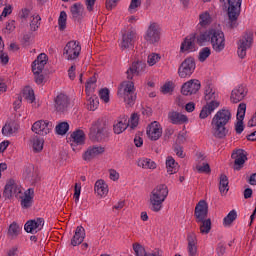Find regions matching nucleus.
<instances>
[{
  "label": "nucleus",
  "instance_id": "obj_47",
  "mask_svg": "<svg viewBox=\"0 0 256 256\" xmlns=\"http://www.w3.org/2000/svg\"><path fill=\"white\" fill-rule=\"evenodd\" d=\"M211 55V48L204 47L200 50L198 59L201 63L207 61L208 57Z\"/></svg>",
  "mask_w": 256,
  "mask_h": 256
},
{
  "label": "nucleus",
  "instance_id": "obj_28",
  "mask_svg": "<svg viewBox=\"0 0 256 256\" xmlns=\"http://www.w3.org/2000/svg\"><path fill=\"white\" fill-rule=\"evenodd\" d=\"M188 242V255L197 256V234L195 232H190L187 235Z\"/></svg>",
  "mask_w": 256,
  "mask_h": 256
},
{
  "label": "nucleus",
  "instance_id": "obj_22",
  "mask_svg": "<svg viewBox=\"0 0 256 256\" xmlns=\"http://www.w3.org/2000/svg\"><path fill=\"white\" fill-rule=\"evenodd\" d=\"M146 133L151 141H157L163 135V130L161 129V125L157 121H154L148 126Z\"/></svg>",
  "mask_w": 256,
  "mask_h": 256
},
{
  "label": "nucleus",
  "instance_id": "obj_52",
  "mask_svg": "<svg viewBox=\"0 0 256 256\" xmlns=\"http://www.w3.org/2000/svg\"><path fill=\"white\" fill-rule=\"evenodd\" d=\"M247 111V104L240 103L237 110V119H245V113Z\"/></svg>",
  "mask_w": 256,
  "mask_h": 256
},
{
  "label": "nucleus",
  "instance_id": "obj_60",
  "mask_svg": "<svg viewBox=\"0 0 256 256\" xmlns=\"http://www.w3.org/2000/svg\"><path fill=\"white\" fill-rule=\"evenodd\" d=\"M97 0H85L86 9L89 13H93Z\"/></svg>",
  "mask_w": 256,
  "mask_h": 256
},
{
  "label": "nucleus",
  "instance_id": "obj_54",
  "mask_svg": "<svg viewBox=\"0 0 256 256\" xmlns=\"http://www.w3.org/2000/svg\"><path fill=\"white\" fill-rule=\"evenodd\" d=\"M244 119H237V122L235 123V131L237 135H241L243 131H245V125L243 124Z\"/></svg>",
  "mask_w": 256,
  "mask_h": 256
},
{
  "label": "nucleus",
  "instance_id": "obj_34",
  "mask_svg": "<svg viewBox=\"0 0 256 256\" xmlns=\"http://www.w3.org/2000/svg\"><path fill=\"white\" fill-rule=\"evenodd\" d=\"M24 177L28 179V181H31V183H37V181H39V172L35 170V167L30 165L25 168Z\"/></svg>",
  "mask_w": 256,
  "mask_h": 256
},
{
  "label": "nucleus",
  "instance_id": "obj_61",
  "mask_svg": "<svg viewBox=\"0 0 256 256\" xmlns=\"http://www.w3.org/2000/svg\"><path fill=\"white\" fill-rule=\"evenodd\" d=\"M79 197H81V186L79 184H75V189H74V200L75 203L79 202Z\"/></svg>",
  "mask_w": 256,
  "mask_h": 256
},
{
  "label": "nucleus",
  "instance_id": "obj_44",
  "mask_svg": "<svg viewBox=\"0 0 256 256\" xmlns=\"http://www.w3.org/2000/svg\"><path fill=\"white\" fill-rule=\"evenodd\" d=\"M204 99L205 101H215L216 95L215 92L213 91V88L211 85H207L204 89Z\"/></svg>",
  "mask_w": 256,
  "mask_h": 256
},
{
  "label": "nucleus",
  "instance_id": "obj_51",
  "mask_svg": "<svg viewBox=\"0 0 256 256\" xmlns=\"http://www.w3.org/2000/svg\"><path fill=\"white\" fill-rule=\"evenodd\" d=\"M99 107V98L96 96L90 97L88 100V109L89 111H95Z\"/></svg>",
  "mask_w": 256,
  "mask_h": 256
},
{
  "label": "nucleus",
  "instance_id": "obj_48",
  "mask_svg": "<svg viewBox=\"0 0 256 256\" xmlns=\"http://www.w3.org/2000/svg\"><path fill=\"white\" fill-rule=\"evenodd\" d=\"M57 135H66L67 131H69V123L61 122L56 126Z\"/></svg>",
  "mask_w": 256,
  "mask_h": 256
},
{
  "label": "nucleus",
  "instance_id": "obj_45",
  "mask_svg": "<svg viewBox=\"0 0 256 256\" xmlns=\"http://www.w3.org/2000/svg\"><path fill=\"white\" fill-rule=\"evenodd\" d=\"M235 219H237V211L232 210L228 213V215L226 217H224L223 225L225 227H229V225H231V223H233V221H235Z\"/></svg>",
  "mask_w": 256,
  "mask_h": 256
},
{
  "label": "nucleus",
  "instance_id": "obj_46",
  "mask_svg": "<svg viewBox=\"0 0 256 256\" xmlns=\"http://www.w3.org/2000/svg\"><path fill=\"white\" fill-rule=\"evenodd\" d=\"M133 251L135 252L136 256H148L147 251L145 250V247L141 245L140 243H134L132 245Z\"/></svg>",
  "mask_w": 256,
  "mask_h": 256
},
{
  "label": "nucleus",
  "instance_id": "obj_21",
  "mask_svg": "<svg viewBox=\"0 0 256 256\" xmlns=\"http://www.w3.org/2000/svg\"><path fill=\"white\" fill-rule=\"evenodd\" d=\"M137 40V32L135 30H130L122 35V41L120 43L121 49H129L133 47L135 41Z\"/></svg>",
  "mask_w": 256,
  "mask_h": 256
},
{
  "label": "nucleus",
  "instance_id": "obj_50",
  "mask_svg": "<svg viewBox=\"0 0 256 256\" xmlns=\"http://www.w3.org/2000/svg\"><path fill=\"white\" fill-rule=\"evenodd\" d=\"M159 61H161V55L157 53H152L148 55L147 63L148 65H150V67H153V65L159 63Z\"/></svg>",
  "mask_w": 256,
  "mask_h": 256
},
{
  "label": "nucleus",
  "instance_id": "obj_24",
  "mask_svg": "<svg viewBox=\"0 0 256 256\" xmlns=\"http://www.w3.org/2000/svg\"><path fill=\"white\" fill-rule=\"evenodd\" d=\"M45 65H47V55L45 53H41L32 63V73H43Z\"/></svg>",
  "mask_w": 256,
  "mask_h": 256
},
{
  "label": "nucleus",
  "instance_id": "obj_58",
  "mask_svg": "<svg viewBox=\"0 0 256 256\" xmlns=\"http://www.w3.org/2000/svg\"><path fill=\"white\" fill-rule=\"evenodd\" d=\"M97 83V78L95 76L90 77L86 82V93H89L91 91V87Z\"/></svg>",
  "mask_w": 256,
  "mask_h": 256
},
{
  "label": "nucleus",
  "instance_id": "obj_7",
  "mask_svg": "<svg viewBox=\"0 0 256 256\" xmlns=\"http://www.w3.org/2000/svg\"><path fill=\"white\" fill-rule=\"evenodd\" d=\"M242 1L243 0H228L227 15L232 29L237 27V19H239V15H241Z\"/></svg>",
  "mask_w": 256,
  "mask_h": 256
},
{
  "label": "nucleus",
  "instance_id": "obj_4",
  "mask_svg": "<svg viewBox=\"0 0 256 256\" xmlns=\"http://www.w3.org/2000/svg\"><path fill=\"white\" fill-rule=\"evenodd\" d=\"M167 195H169L167 185L160 184L156 186L150 194L151 211H154V213H159V211L163 209V203H165Z\"/></svg>",
  "mask_w": 256,
  "mask_h": 256
},
{
  "label": "nucleus",
  "instance_id": "obj_26",
  "mask_svg": "<svg viewBox=\"0 0 256 256\" xmlns=\"http://www.w3.org/2000/svg\"><path fill=\"white\" fill-rule=\"evenodd\" d=\"M129 127V116H120L114 124V133L121 135Z\"/></svg>",
  "mask_w": 256,
  "mask_h": 256
},
{
  "label": "nucleus",
  "instance_id": "obj_29",
  "mask_svg": "<svg viewBox=\"0 0 256 256\" xmlns=\"http://www.w3.org/2000/svg\"><path fill=\"white\" fill-rule=\"evenodd\" d=\"M219 107V102L217 101H211L208 102L205 106L202 107V110L200 111V119H207L215 109Z\"/></svg>",
  "mask_w": 256,
  "mask_h": 256
},
{
  "label": "nucleus",
  "instance_id": "obj_41",
  "mask_svg": "<svg viewBox=\"0 0 256 256\" xmlns=\"http://www.w3.org/2000/svg\"><path fill=\"white\" fill-rule=\"evenodd\" d=\"M22 97H24V99L29 103H33V101H35V92L31 87L26 86L22 91Z\"/></svg>",
  "mask_w": 256,
  "mask_h": 256
},
{
  "label": "nucleus",
  "instance_id": "obj_31",
  "mask_svg": "<svg viewBox=\"0 0 256 256\" xmlns=\"http://www.w3.org/2000/svg\"><path fill=\"white\" fill-rule=\"evenodd\" d=\"M84 240H85V228H83V226H78L71 240V245H73V247H77V245H81Z\"/></svg>",
  "mask_w": 256,
  "mask_h": 256
},
{
  "label": "nucleus",
  "instance_id": "obj_23",
  "mask_svg": "<svg viewBox=\"0 0 256 256\" xmlns=\"http://www.w3.org/2000/svg\"><path fill=\"white\" fill-rule=\"evenodd\" d=\"M232 159H234V169L239 171V169L245 165L247 155H245V151L243 149H238L232 153Z\"/></svg>",
  "mask_w": 256,
  "mask_h": 256
},
{
  "label": "nucleus",
  "instance_id": "obj_16",
  "mask_svg": "<svg viewBox=\"0 0 256 256\" xmlns=\"http://www.w3.org/2000/svg\"><path fill=\"white\" fill-rule=\"evenodd\" d=\"M103 153H105V147L101 145H92L83 153L82 159L84 161H93L95 157H99V155H103Z\"/></svg>",
  "mask_w": 256,
  "mask_h": 256
},
{
  "label": "nucleus",
  "instance_id": "obj_33",
  "mask_svg": "<svg viewBox=\"0 0 256 256\" xmlns=\"http://www.w3.org/2000/svg\"><path fill=\"white\" fill-rule=\"evenodd\" d=\"M94 191L99 197H105L109 193V186L104 180H98L95 182Z\"/></svg>",
  "mask_w": 256,
  "mask_h": 256
},
{
  "label": "nucleus",
  "instance_id": "obj_35",
  "mask_svg": "<svg viewBox=\"0 0 256 256\" xmlns=\"http://www.w3.org/2000/svg\"><path fill=\"white\" fill-rule=\"evenodd\" d=\"M35 191L32 188H29L24 193V198L21 200V207L22 209H29L33 205V195Z\"/></svg>",
  "mask_w": 256,
  "mask_h": 256
},
{
  "label": "nucleus",
  "instance_id": "obj_39",
  "mask_svg": "<svg viewBox=\"0 0 256 256\" xmlns=\"http://www.w3.org/2000/svg\"><path fill=\"white\" fill-rule=\"evenodd\" d=\"M138 167H142V169H157V164L149 158H143L138 160Z\"/></svg>",
  "mask_w": 256,
  "mask_h": 256
},
{
  "label": "nucleus",
  "instance_id": "obj_12",
  "mask_svg": "<svg viewBox=\"0 0 256 256\" xmlns=\"http://www.w3.org/2000/svg\"><path fill=\"white\" fill-rule=\"evenodd\" d=\"M147 64L144 61H136L131 64V66L126 71L127 79L129 81L133 80L134 77H139L141 73L145 72Z\"/></svg>",
  "mask_w": 256,
  "mask_h": 256
},
{
  "label": "nucleus",
  "instance_id": "obj_62",
  "mask_svg": "<svg viewBox=\"0 0 256 256\" xmlns=\"http://www.w3.org/2000/svg\"><path fill=\"white\" fill-rule=\"evenodd\" d=\"M174 152L176 153L177 157H180V159H183L185 157V153L183 152L182 146H179V145L175 146Z\"/></svg>",
  "mask_w": 256,
  "mask_h": 256
},
{
  "label": "nucleus",
  "instance_id": "obj_25",
  "mask_svg": "<svg viewBox=\"0 0 256 256\" xmlns=\"http://www.w3.org/2000/svg\"><path fill=\"white\" fill-rule=\"evenodd\" d=\"M71 147L73 151H77L75 149L78 145H85V132L83 130H76L71 134Z\"/></svg>",
  "mask_w": 256,
  "mask_h": 256
},
{
  "label": "nucleus",
  "instance_id": "obj_5",
  "mask_svg": "<svg viewBox=\"0 0 256 256\" xmlns=\"http://www.w3.org/2000/svg\"><path fill=\"white\" fill-rule=\"evenodd\" d=\"M117 95L120 99H123L126 105L133 107L135 101H137V94L135 93V83L133 81H124L118 88Z\"/></svg>",
  "mask_w": 256,
  "mask_h": 256
},
{
  "label": "nucleus",
  "instance_id": "obj_55",
  "mask_svg": "<svg viewBox=\"0 0 256 256\" xmlns=\"http://www.w3.org/2000/svg\"><path fill=\"white\" fill-rule=\"evenodd\" d=\"M173 82H166L162 87L161 91L164 95H167V93H173Z\"/></svg>",
  "mask_w": 256,
  "mask_h": 256
},
{
  "label": "nucleus",
  "instance_id": "obj_38",
  "mask_svg": "<svg viewBox=\"0 0 256 256\" xmlns=\"http://www.w3.org/2000/svg\"><path fill=\"white\" fill-rule=\"evenodd\" d=\"M31 143L34 153H41V151H43V145L45 144V140H43V138L35 136L32 138Z\"/></svg>",
  "mask_w": 256,
  "mask_h": 256
},
{
  "label": "nucleus",
  "instance_id": "obj_63",
  "mask_svg": "<svg viewBox=\"0 0 256 256\" xmlns=\"http://www.w3.org/2000/svg\"><path fill=\"white\" fill-rule=\"evenodd\" d=\"M109 175H110L111 181H119V172H117V170L110 169Z\"/></svg>",
  "mask_w": 256,
  "mask_h": 256
},
{
  "label": "nucleus",
  "instance_id": "obj_10",
  "mask_svg": "<svg viewBox=\"0 0 256 256\" xmlns=\"http://www.w3.org/2000/svg\"><path fill=\"white\" fill-rule=\"evenodd\" d=\"M69 107H71V99H69L67 94L60 93L54 97V110L56 113H59L60 115L67 113Z\"/></svg>",
  "mask_w": 256,
  "mask_h": 256
},
{
  "label": "nucleus",
  "instance_id": "obj_9",
  "mask_svg": "<svg viewBox=\"0 0 256 256\" xmlns=\"http://www.w3.org/2000/svg\"><path fill=\"white\" fill-rule=\"evenodd\" d=\"M63 55L67 61H75L81 55V44L75 40L69 41L64 47Z\"/></svg>",
  "mask_w": 256,
  "mask_h": 256
},
{
  "label": "nucleus",
  "instance_id": "obj_20",
  "mask_svg": "<svg viewBox=\"0 0 256 256\" xmlns=\"http://www.w3.org/2000/svg\"><path fill=\"white\" fill-rule=\"evenodd\" d=\"M70 13L72 15L73 21H77V23H81L83 19H85L87 12H85V6L81 3H75L70 7Z\"/></svg>",
  "mask_w": 256,
  "mask_h": 256
},
{
  "label": "nucleus",
  "instance_id": "obj_42",
  "mask_svg": "<svg viewBox=\"0 0 256 256\" xmlns=\"http://www.w3.org/2000/svg\"><path fill=\"white\" fill-rule=\"evenodd\" d=\"M219 191L220 193L229 191V178L225 174L220 176Z\"/></svg>",
  "mask_w": 256,
  "mask_h": 256
},
{
  "label": "nucleus",
  "instance_id": "obj_2",
  "mask_svg": "<svg viewBox=\"0 0 256 256\" xmlns=\"http://www.w3.org/2000/svg\"><path fill=\"white\" fill-rule=\"evenodd\" d=\"M207 41H210L212 49L216 53H221L225 49V33L221 30L210 29L197 36L198 45H203Z\"/></svg>",
  "mask_w": 256,
  "mask_h": 256
},
{
  "label": "nucleus",
  "instance_id": "obj_49",
  "mask_svg": "<svg viewBox=\"0 0 256 256\" xmlns=\"http://www.w3.org/2000/svg\"><path fill=\"white\" fill-rule=\"evenodd\" d=\"M41 27V16L36 15L30 22V31H37Z\"/></svg>",
  "mask_w": 256,
  "mask_h": 256
},
{
  "label": "nucleus",
  "instance_id": "obj_36",
  "mask_svg": "<svg viewBox=\"0 0 256 256\" xmlns=\"http://www.w3.org/2000/svg\"><path fill=\"white\" fill-rule=\"evenodd\" d=\"M166 169L169 175H175L179 171V164L173 156H168L166 159Z\"/></svg>",
  "mask_w": 256,
  "mask_h": 256
},
{
  "label": "nucleus",
  "instance_id": "obj_30",
  "mask_svg": "<svg viewBox=\"0 0 256 256\" xmlns=\"http://www.w3.org/2000/svg\"><path fill=\"white\" fill-rule=\"evenodd\" d=\"M19 131V124L13 120L7 122L2 128V135L5 137H11V135Z\"/></svg>",
  "mask_w": 256,
  "mask_h": 256
},
{
  "label": "nucleus",
  "instance_id": "obj_14",
  "mask_svg": "<svg viewBox=\"0 0 256 256\" xmlns=\"http://www.w3.org/2000/svg\"><path fill=\"white\" fill-rule=\"evenodd\" d=\"M53 129V123L45 120H38L32 125V131L36 133V135H48L51 133Z\"/></svg>",
  "mask_w": 256,
  "mask_h": 256
},
{
  "label": "nucleus",
  "instance_id": "obj_15",
  "mask_svg": "<svg viewBox=\"0 0 256 256\" xmlns=\"http://www.w3.org/2000/svg\"><path fill=\"white\" fill-rule=\"evenodd\" d=\"M201 89V81L198 79H191L184 83L181 87L182 95H195Z\"/></svg>",
  "mask_w": 256,
  "mask_h": 256
},
{
  "label": "nucleus",
  "instance_id": "obj_27",
  "mask_svg": "<svg viewBox=\"0 0 256 256\" xmlns=\"http://www.w3.org/2000/svg\"><path fill=\"white\" fill-rule=\"evenodd\" d=\"M196 38L197 37H195V35L186 37L180 46L181 53H192L193 51H195Z\"/></svg>",
  "mask_w": 256,
  "mask_h": 256
},
{
  "label": "nucleus",
  "instance_id": "obj_40",
  "mask_svg": "<svg viewBox=\"0 0 256 256\" xmlns=\"http://www.w3.org/2000/svg\"><path fill=\"white\" fill-rule=\"evenodd\" d=\"M211 14L209 12H203L199 15V25L200 27H207L208 25H211L212 22Z\"/></svg>",
  "mask_w": 256,
  "mask_h": 256
},
{
  "label": "nucleus",
  "instance_id": "obj_43",
  "mask_svg": "<svg viewBox=\"0 0 256 256\" xmlns=\"http://www.w3.org/2000/svg\"><path fill=\"white\" fill-rule=\"evenodd\" d=\"M59 31H65L67 29V12L61 11L58 18Z\"/></svg>",
  "mask_w": 256,
  "mask_h": 256
},
{
  "label": "nucleus",
  "instance_id": "obj_1",
  "mask_svg": "<svg viewBox=\"0 0 256 256\" xmlns=\"http://www.w3.org/2000/svg\"><path fill=\"white\" fill-rule=\"evenodd\" d=\"M231 110L222 108L212 118V134L216 139H225L229 135V122L231 121Z\"/></svg>",
  "mask_w": 256,
  "mask_h": 256
},
{
  "label": "nucleus",
  "instance_id": "obj_8",
  "mask_svg": "<svg viewBox=\"0 0 256 256\" xmlns=\"http://www.w3.org/2000/svg\"><path fill=\"white\" fill-rule=\"evenodd\" d=\"M197 65L195 64V58H186L178 68V76L180 79H189L195 73Z\"/></svg>",
  "mask_w": 256,
  "mask_h": 256
},
{
  "label": "nucleus",
  "instance_id": "obj_11",
  "mask_svg": "<svg viewBox=\"0 0 256 256\" xmlns=\"http://www.w3.org/2000/svg\"><path fill=\"white\" fill-rule=\"evenodd\" d=\"M144 39L147 43H150V45H155V43H159V41H161V28L157 23H151L149 25Z\"/></svg>",
  "mask_w": 256,
  "mask_h": 256
},
{
  "label": "nucleus",
  "instance_id": "obj_3",
  "mask_svg": "<svg viewBox=\"0 0 256 256\" xmlns=\"http://www.w3.org/2000/svg\"><path fill=\"white\" fill-rule=\"evenodd\" d=\"M209 213V205L205 200H200L194 210V217L196 223L200 224V233L202 235H209L211 232V219H207Z\"/></svg>",
  "mask_w": 256,
  "mask_h": 256
},
{
  "label": "nucleus",
  "instance_id": "obj_59",
  "mask_svg": "<svg viewBox=\"0 0 256 256\" xmlns=\"http://www.w3.org/2000/svg\"><path fill=\"white\" fill-rule=\"evenodd\" d=\"M198 173H211V167L207 163H203L202 166L196 167Z\"/></svg>",
  "mask_w": 256,
  "mask_h": 256
},
{
  "label": "nucleus",
  "instance_id": "obj_56",
  "mask_svg": "<svg viewBox=\"0 0 256 256\" xmlns=\"http://www.w3.org/2000/svg\"><path fill=\"white\" fill-rule=\"evenodd\" d=\"M138 7H141V0H131L128 8L129 13H135Z\"/></svg>",
  "mask_w": 256,
  "mask_h": 256
},
{
  "label": "nucleus",
  "instance_id": "obj_32",
  "mask_svg": "<svg viewBox=\"0 0 256 256\" xmlns=\"http://www.w3.org/2000/svg\"><path fill=\"white\" fill-rule=\"evenodd\" d=\"M168 118L173 125H181V123H187V121H189L187 116L175 111L169 112Z\"/></svg>",
  "mask_w": 256,
  "mask_h": 256
},
{
  "label": "nucleus",
  "instance_id": "obj_6",
  "mask_svg": "<svg viewBox=\"0 0 256 256\" xmlns=\"http://www.w3.org/2000/svg\"><path fill=\"white\" fill-rule=\"evenodd\" d=\"M253 40H254V35L253 31L247 30L240 40L238 41V57L240 59H245L247 57V49H251L253 47Z\"/></svg>",
  "mask_w": 256,
  "mask_h": 256
},
{
  "label": "nucleus",
  "instance_id": "obj_19",
  "mask_svg": "<svg viewBox=\"0 0 256 256\" xmlns=\"http://www.w3.org/2000/svg\"><path fill=\"white\" fill-rule=\"evenodd\" d=\"M247 86L240 84L234 88L231 92L230 101L231 103H241L247 97Z\"/></svg>",
  "mask_w": 256,
  "mask_h": 256
},
{
  "label": "nucleus",
  "instance_id": "obj_37",
  "mask_svg": "<svg viewBox=\"0 0 256 256\" xmlns=\"http://www.w3.org/2000/svg\"><path fill=\"white\" fill-rule=\"evenodd\" d=\"M8 237L10 239H17L19 235H21V225H19L17 222H12L8 228Z\"/></svg>",
  "mask_w": 256,
  "mask_h": 256
},
{
  "label": "nucleus",
  "instance_id": "obj_53",
  "mask_svg": "<svg viewBox=\"0 0 256 256\" xmlns=\"http://www.w3.org/2000/svg\"><path fill=\"white\" fill-rule=\"evenodd\" d=\"M99 97L104 103H109V88H104L99 91Z\"/></svg>",
  "mask_w": 256,
  "mask_h": 256
},
{
  "label": "nucleus",
  "instance_id": "obj_57",
  "mask_svg": "<svg viewBox=\"0 0 256 256\" xmlns=\"http://www.w3.org/2000/svg\"><path fill=\"white\" fill-rule=\"evenodd\" d=\"M129 123H131V129H135L139 125V115L137 113L132 114Z\"/></svg>",
  "mask_w": 256,
  "mask_h": 256
},
{
  "label": "nucleus",
  "instance_id": "obj_17",
  "mask_svg": "<svg viewBox=\"0 0 256 256\" xmlns=\"http://www.w3.org/2000/svg\"><path fill=\"white\" fill-rule=\"evenodd\" d=\"M45 225V219L43 218H35L33 220H28L25 225L24 229L26 233H39L43 229Z\"/></svg>",
  "mask_w": 256,
  "mask_h": 256
},
{
  "label": "nucleus",
  "instance_id": "obj_64",
  "mask_svg": "<svg viewBox=\"0 0 256 256\" xmlns=\"http://www.w3.org/2000/svg\"><path fill=\"white\" fill-rule=\"evenodd\" d=\"M30 14L31 10H29L28 8H23L19 13V17L20 19H27Z\"/></svg>",
  "mask_w": 256,
  "mask_h": 256
},
{
  "label": "nucleus",
  "instance_id": "obj_18",
  "mask_svg": "<svg viewBox=\"0 0 256 256\" xmlns=\"http://www.w3.org/2000/svg\"><path fill=\"white\" fill-rule=\"evenodd\" d=\"M19 193H21V187L15 180H9L5 185L3 197L5 199H11V197H17Z\"/></svg>",
  "mask_w": 256,
  "mask_h": 256
},
{
  "label": "nucleus",
  "instance_id": "obj_13",
  "mask_svg": "<svg viewBox=\"0 0 256 256\" xmlns=\"http://www.w3.org/2000/svg\"><path fill=\"white\" fill-rule=\"evenodd\" d=\"M105 133H107V124L103 120L96 121L90 128V135L97 141H101L105 137Z\"/></svg>",
  "mask_w": 256,
  "mask_h": 256
}]
</instances>
